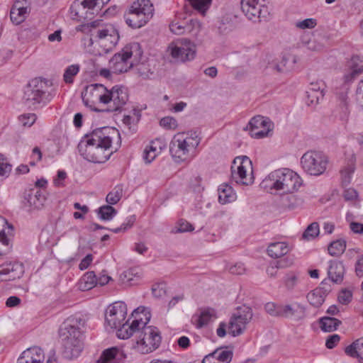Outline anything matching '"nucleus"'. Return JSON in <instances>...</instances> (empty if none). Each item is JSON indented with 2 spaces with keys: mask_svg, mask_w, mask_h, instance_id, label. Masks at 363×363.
I'll return each instance as SVG.
<instances>
[{
  "mask_svg": "<svg viewBox=\"0 0 363 363\" xmlns=\"http://www.w3.org/2000/svg\"><path fill=\"white\" fill-rule=\"evenodd\" d=\"M151 318L150 311L145 307H138L132 313V321L123 325L117 331L120 339H128L134 336L131 349L136 352L147 354L155 351L160 345L162 337L159 329L147 325Z\"/></svg>",
  "mask_w": 363,
  "mask_h": 363,
  "instance_id": "f257e3e1",
  "label": "nucleus"
},
{
  "mask_svg": "<svg viewBox=\"0 0 363 363\" xmlns=\"http://www.w3.org/2000/svg\"><path fill=\"white\" fill-rule=\"evenodd\" d=\"M116 135V130L107 126L94 130L78 144L80 155L89 162H105L113 152L111 143Z\"/></svg>",
  "mask_w": 363,
  "mask_h": 363,
  "instance_id": "f03ea898",
  "label": "nucleus"
},
{
  "mask_svg": "<svg viewBox=\"0 0 363 363\" xmlns=\"http://www.w3.org/2000/svg\"><path fill=\"white\" fill-rule=\"evenodd\" d=\"M262 186L281 194H292L302 185V179L295 172L287 168L272 172L262 182Z\"/></svg>",
  "mask_w": 363,
  "mask_h": 363,
  "instance_id": "7ed1b4c3",
  "label": "nucleus"
},
{
  "mask_svg": "<svg viewBox=\"0 0 363 363\" xmlns=\"http://www.w3.org/2000/svg\"><path fill=\"white\" fill-rule=\"evenodd\" d=\"M200 139L196 135L178 133L171 142L169 152L175 162L190 160L195 155Z\"/></svg>",
  "mask_w": 363,
  "mask_h": 363,
  "instance_id": "20e7f679",
  "label": "nucleus"
},
{
  "mask_svg": "<svg viewBox=\"0 0 363 363\" xmlns=\"http://www.w3.org/2000/svg\"><path fill=\"white\" fill-rule=\"evenodd\" d=\"M142 53L139 43L130 44L112 57L109 66L115 73L125 72L140 60Z\"/></svg>",
  "mask_w": 363,
  "mask_h": 363,
  "instance_id": "39448f33",
  "label": "nucleus"
},
{
  "mask_svg": "<svg viewBox=\"0 0 363 363\" xmlns=\"http://www.w3.org/2000/svg\"><path fill=\"white\" fill-rule=\"evenodd\" d=\"M154 7L150 0H138L133 3L124 16L126 23L133 28L145 26L153 16Z\"/></svg>",
  "mask_w": 363,
  "mask_h": 363,
  "instance_id": "423d86ee",
  "label": "nucleus"
},
{
  "mask_svg": "<svg viewBox=\"0 0 363 363\" xmlns=\"http://www.w3.org/2000/svg\"><path fill=\"white\" fill-rule=\"evenodd\" d=\"M93 28L92 37L104 45L106 52L112 50L119 40V33L114 25L106 23L102 20H96L89 23Z\"/></svg>",
  "mask_w": 363,
  "mask_h": 363,
  "instance_id": "0eeeda50",
  "label": "nucleus"
},
{
  "mask_svg": "<svg viewBox=\"0 0 363 363\" xmlns=\"http://www.w3.org/2000/svg\"><path fill=\"white\" fill-rule=\"evenodd\" d=\"M328 163V157L322 152L309 150L301 158L303 169L308 174L319 176L325 172Z\"/></svg>",
  "mask_w": 363,
  "mask_h": 363,
  "instance_id": "6e6552de",
  "label": "nucleus"
},
{
  "mask_svg": "<svg viewBox=\"0 0 363 363\" xmlns=\"http://www.w3.org/2000/svg\"><path fill=\"white\" fill-rule=\"evenodd\" d=\"M252 164L247 156L237 157L231 166V179L237 184L250 185L254 182Z\"/></svg>",
  "mask_w": 363,
  "mask_h": 363,
  "instance_id": "1a4fd4ad",
  "label": "nucleus"
},
{
  "mask_svg": "<svg viewBox=\"0 0 363 363\" xmlns=\"http://www.w3.org/2000/svg\"><path fill=\"white\" fill-rule=\"evenodd\" d=\"M48 84L41 78L32 79L24 91L23 99L33 105L36 104H46L52 96L48 92Z\"/></svg>",
  "mask_w": 363,
  "mask_h": 363,
  "instance_id": "9d476101",
  "label": "nucleus"
},
{
  "mask_svg": "<svg viewBox=\"0 0 363 363\" xmlns=\"http://www.w3.org/2000/svg\"><path fill=\"white\" fill-rule=\"evenodd\" d=\"M167 52L177 62H186L194 59L196 46L186 39L172 42L167 47Z\"/></svg>",
  "mask_w": 363,
  "mask_h": 363,
  "instance_id": "9b49d317",
  "label": "nucleus"
},
{
  "mask_svg": "<svg viewBox=\"0 0 363 363\" xmlns=\"http://www.w3.org/2000/svg\"><path fill=\"white\" fill-rule=\"evenodd\" d=\"M252 316L250 307L245 305L238 307L230 318L228 328L229 334L233 337L242 334Z\"/></svg>",
  "mask_w": 363,
  "mask_h": 363,
  "instance_id": "f8f14e48",
  "label": "nucleus"
},
{
  "mask_svg": "<svg viewBox=\"0 0 363 363\" xmlns=\"http://www.w3.org/2000/svg\"><path fill=\"white\" fill-rule=\"evenodd\" d=\"M127 316V306L123 301H116L110 305L106 311V322L111 328H118V330L132 321V316L124 322Z\"/></svg>",
  "mask_w": 363,
  "mask_h": 363,
  "instance_id": "ddd939ff",
  "label": "nucleus"
},
{
  "mask_svg": "<svg viewBox=\"0 0 363 363\" xmlns=\"http://www.w3.org/2000/svg\"><path fill=\"white\" fill-rule=\"evenodd\" d=\"M101 7L97 0H77L71 6V15L73 19L78 21L91 18L94 11Z\"/></svg>",
  "mask_w": 363,
  "mask_h": 363,
  "instance_id": "4468645a",
  "label": "nucleus"
},
{
  "mask_svg": "<svg viewBox=\"0 0 363 363\" xmlns=\"http://www.w3.org/2000/svg\"><path fill=\"white\" fill-rule=\"evenodd\" d=\"M241 9L245 16L254 22L265 20L269 14L267 6L259 0H242Z\"/></svg>",
  "mask_w": 363,
  "mask_h": 363,
  "instance_id": "2eb2a0df",
  "label": "nucleus"
},
{
  "mask_svg": "<svg viewBox=\"0 0 363 363\" xmlns=\"http://www.w3.org/2000/svg\"><path fill=\"white\" fill-rule=\"evenodd\" d=\"M106 94L108 89L101 84H91L87 85L82 92V98L86 106H90L96 102L107 104Z\"/></svg>",
  "mask_w": 363,
  "mask_h": 363,
  "instance_id": "dca6fc26",
  "label": "nucleus"
},
{
  "mask_svg": "<svg viewBox=\"0 0 363 363\" xmlns=\"http://www.w3.org/2000/svg\"><path fill=\"white\" fill-rule=\"evenodd\" d=\"M83 324L80 318L70 317L67 318L60 329L62 341L83 340L81 332V326Z\"/></svg>",
  "mask_w": 363,
  "mask_h": 363,
  "instance_id": "f3484780",
  "label": "nucleus"
},
{
  "mask_svg": "<svg viewBox=\"0 0 363 363\" xmlns=\"http://www.w3.org/2000/svg\"><path fill=\"white\" fill-rule=\"evenodd\" d=\"M272 129V123L268 118L261 116L253 117L246 127L253 138H261L268 135Z\"/></svg>",
  "mask_w": 363,
  "mask_h": 363,
  "instance_id": "a211bd4d",
  "label": "nucleus"
},
{
  "mask_svg": "<svg viewBox=\"0 0 363 363\" xmlns=\"http://www.w3.org/2000/svg\"><path fill=\"white\" fill-rule=\"evenodd\" d=\"M106 98V104L109 105V110L117 111L125 104L128 97L125 89L115 86L111 90L108 89Z\"/></svg>",
  "mask_w": 363,
  "mask_h": 363,
  "instance_id": "6ab92c4d",
  "label": "nucleus"
},
{
  "mask_svg": "<svg viewBox=\"0 0 363 363\" xmlns=\"http://www.w3.org/2000/svg\"><path fill=\"white\" fill-rule=\"evenodd\" d=\"M30 11V3L28 0H16L10 11L11 21L19 25L25 21Z\"/></svg>",
  "mask_w": 363,
  "mask_h": 363,
  "instance_id": "aec40b11",
  "label": "nucleus"
},
{
  "mask_svg": "<svg viewBox=\"0 0 363 363\" xmlns=\"http://www.w3.org/2000/svg\"><path fill=\"white\" fill-rule=\"evenodd\" d=\"M294 317L296 320H301L306 317L305 306L294 303L293 304L281 305V316L284 318Z\"/></svg>",
  "mask_w": 363,
  "mask_h": 363,
  "instance_id": "412c9836",
  "label": "nucleus"
},
{
  "mask_svg": "<svg viewBox=\"0 0 363 363\" xmlns=\"http://www.w3.org/2000/svg\"><path fill=\"white\" fill-rule=\"evenodd\" d=\"M126 358V354L117 347H112L104 350L96 363L121 362Z\"/></svg>",
  "mask_w": 363,
  "mask_h": 363,
  "instance_id": "4be33fe9",
  "label": "nucleus"
},
{
  "mask_svg": "<svg viewBox=\"0 0 363 363\" xmlns=\"http://www.w3.org/2000/svg\"><path fill=\"white\" fill-rule=\"evenodd\" d=\"M63 344V356L67 359L77 358L82 353L84 344L83 340L65 341Z\"/></svg>",
  "mask_w": 363,
  "mask_h": 363,
  "instance_id": "5701e85b",
  "label": "nucleus"
},
{
  "mask_svg": "<svg viewBox=\"0 0 363 363\" xmlns=\"http://www.w3.org/2000/svg\"><path fill=\"white\" fill-rule=\"evenodd\" d=\"M43 359V350L38 347H33L23 352L18 363H42Z\"/></svg>",
  "mask_w": 363,
  "mask_h": 363,
  "instance_id": "b1692460",
  "label": "nucleus"
},
{
  "mask_svg": "<svg viewBox=\"0 0 363 363\" xmlns=\"http://www.w3.org/2000/svg\"><path fill=\"white\" fill-rule=\"evenodd\" d=\"M345 272V266L341 261L331 260L329 262L328 274L329 279L334 283L340 284L342 281Z\"/></svg>",
  "mask_w": 363,
  "mask_h": 363,
  "instance_id": "393cba45",
  "label": "nucleus"
},
{
  "mask_svg": "<svg viewBox=\"0 0 363 363\" xmlns=\"http://www.w3.org/2000/svg\"><path fill=\"white\" fill-rule=\"evenodd\" d=\"M23 272V265L19 262H9L0 266V277L8 275L9 279H16L20 278Z\"/></svg>",
  "mask_w": 363,
  "mask_h": 363,
  "instance_id": "a878e982",
  "label": "nucleus"
},
{
  "mask_svg": "<svg viewBox=\"0 0 363 363\" xmlns=\"http://www.w3.org/2000/svg\"><path fill=\"white\" fill-rule=\"evenodd\" d=\"M349 72L344 77L346 82H351L363 73V60L359 56H353L349 62Z\"/></svg>",
  "mask_w": 363,
  "mask_h": 363,
  "instance_id": "bb28decb",
  "label": "nucleus"
},
{
  "mask_svg": "<svg viewBox=\"0 0 363 363\" xmlns=\"http://www.w3.org/2000/svg\"><path fill=\"white\" fill-rule=\"evenodd\" d=\"M45 197L40 191H31L24 198V205L32 209H39L43 206Z\"/></svg>",
  "mask_w": 363,
  "mask_h": 363,
  "instance_id": "cd10ccee",
  "label": "nucleus"
},
{
  "mask_svg": "<svg viewBox=\"0 0 363 363\" xmlns=\"http://www.w3.org/2000/svg\"><path fill=\"white\" fill-rule=\"evenodd\" d=\"M142 274L140 269L138 267L130 268L121 274L120 280L123 284L128 286L135 285L141 279Z\"/></svg>",
  "mask_w": 363,
  "mask_h": 363,
  "instance_id": "c85d7f7f",
  "label": "nucleus"
},
{
  "mask_svg": "<svg viewBox=\"0 0 363 363\" xmlns=\"http://www.w3.org/2000/svg\"><path fill=\"white\" fill-rule=\"evenodd\" d=\"M161 142L159 140L152 141L143 151V160L145 163H151L162 151Z\"/></svg>",
  "mask_w": 363,
  "mask_h": 363,
  "instance_id": "c756f323",
  "label": "nucleus"
},
{
  "mask_svg": "<svg viewBox=\"0 0 363 363\" xmlns=\"http://www.w3.org/2000/svg\"><path fill=\"white\" fill-rule=\"evenodd\" d=\"M218 191V201L221 204H226L236 199V194L233 188L227 184L220 185Z\"/></svg>",
  "mask_w": 363,
  "mask_h": 363,
  "instance_id": "7c9ffc66",
  "label": "nucleus"
},
{
  "mask_svg": "<svg viewBox=\"0 0 363 363\" xmlns=\"http://www.w3.org/2000/svg\"><path fill=\"white\" fill-rule=\"evenodd\" d=\"M289 251V246L286 242H277L271 243L267 248L269 256L273 258H279L286 255Z\"/></svg>",
  "mask_w": 363,
  "mask_h": 363,
  "instance_id": "2f4dec72",
  "label": "nucleus"
},
{
  "mask_svg": "<svg viewBox=\"0 0 363 363\" xmlns=\"http://www.w3.org/2000/svg\"><path fill=\"white\" fill-rule=\"evenodd\" d=\"M0 225L3 229L0 230V241L4 245H9L11 238L13 236V227L9 223L4 217H0Z\"/></svg>",
  "mask_w": 363,
  "mask_h": 363,
  "instance_id": "473e14b6",
  "label": "nucleus"
},
{
  "mask_svg": "<svg viewBox=\"0 0 363 363\" xmlns=\"http://www.w3.org/2000/svg\"><path fill=\"white\" fill-rule=\"evenodd\" d=\"M356 161L355 155L352 153L349 160V164L345 167L340 172L342 182L344 185H348L352 179V175L354 172V164Z\"/></svg>",
  "mask_w": 363,
  "mask_h": 363,
  "instance_id": "72a5a7b5",
  "label": "nucleus"
},
{
  "mask_svg": "<svg viewBox=\"0 0 363 363\" xmlns=\"http://www.w3.org/2000/svg\"><path fill=\"white\" fill-rule=\"evenodd\" d=\"M325 297V292L320 288L315 289L307 295L308 301L315 308L320 307L324 303Z\"/></svg>",
  "mask_w": 363,
  "mask_h": 363,
  "instance_id": "f704fd0d",
  "label": "nucleus"
},
{
  "mask_svg": "<svg viewBox=\"0 0 363 363\" xmlns=\"http://www.w3.org/2000/svg\"><path fill=\"white\" fill-rule=\"evenodd\" d=\"M97 284V278L93 271L85 273L80 279L79 289L82 291H88L93 289Z\"/></svg>",
  "mask_w": 363,
  "mask_h": 363,
  "instance_id": "c9c22d12",
  "label": "nucleus"
},
{
  "mask_svg": "<svg viewBox=\"0 0 363 363\" xmlns=\"http://www.w3.org/2000/svg\"><path fill=\"white\" fill-rule=\"evenodd\" d=\"M341 323L340 320L335 318L323 317L320 319V328L326 333L336 330Z\"/></svg>",
  "mask_w": 363,
  "mask_h": 363,
  "instance_id": "e433bc0d",
  "label": "nucleus"
},
{
  "mask_svg": "<svg viewBox=\"0 0 363 363\" xmlns=\"http://www.w3.org/2000/svg\"><path fill=\"white\" fill-rule=\"evenodd\" d=\"M213 356L218 363H230L233 358V351L228 347L218 348L213 352L210 353Z\"/></svg>",
  "mask_w": 363,
  "mask_h": 363,
  "instance_id": "4c0bfd02",
  "label": "nucleus"
},
{
  "mask_svg": "<svg viewBox=\"0 0 363 363\" xmlns=\"http://www.w3.org/2000/svg\"><path fill=\"white\" fill-rule=\"evenodd\" d=\"M346 249V241L344 239L336 240L328 245V253L333 257L340 256Z\"/></svg>",
  "mask_w": 363,
  "mask_h": 363,
  "instance_id": "58836bf2",
  "label": "nucleus"
},
{
  "mask_svg": "<svg viewBox=\"0 0 363 363\" xmlns=\"http://www.w3.org/2000/svg\"><path fill=\"white\" fill-rule=\"evenodd\" d=\"M141 117L140 111L134 109L131 114L125 115L122 120L123 124L128 128V130H133Z\"/></svg>",
  "mask_w": 363,
  "mask_h": 363,
  "instance_id": "ea45409f",
  "label": "nucleus"
},
{
  "mask_svg": "<svg viewBox=\"0 0 363 363\" xmlns=\"http://www.w3.org/2000/svg\"><path fill=\"white\" fill-rule=\"evenodd\" d=\"M98 216L104 220H110L116 214V209L110 205L101 206L97 211Z\"/></svg>",
  "mask_w": 363,
  "mask_h": 363,
  "instance_id": "a19ab883",
  "label": "nucleus"
},
{
  "mask_svg": "<svg viewBox=\"0 0 363 363\" xmlns=\"http://www.w3.org/2000/svg\"><path fill=\"white\" fill-rule=\"evenodd\" d=\"M216 313L213 310L208 309L202 311L196 319V327L201 328L206 325L212 318L215 316Z\"/></svg>",
  "mask_w": 363,
  "mask_h": 363,
  "instance_id": "79ce46f5",
  "label": "nucleus"
},
{
  "mask_svg": "<svg viewBox=\"0 0 363 363\" xmlns=\"http://www.w3.org/2000/svg\"><path fill=\"white\" fill-rule=\"evenodd\" d=\"M340 108L342 109L340 113V118L341 121L344 122H347L348 121L350 116V109L347 103V93L341 94L340 96Z\"/></svg>",
  "mask_w": 363,
  "mask_h": 363,
  "instance_id": "37998d69",
  "label": "nucleus"
},
{
  "mask_svg": "<svg viewBox=\"0 0 363 363\" xmlns=\"http://www.w3.org/2000/svg\"><path fill=\"white\" fill-rule=\"evenodd\" d=\"M189 1L195 10L204 16L210 8L212 0H189Z\"/></svg>",
  "mask_w": 363,
  "mask_h": 363,
  "instance_id": "c03bdc74",
  "label": "nucleus"
},
{
  "mask_svg": "<svg viewBox=\"0 0 363 363\" xmlns=\"http://www.w3.org/2000/svg\"><path fill=\"white\" fill-rule=\"evenodd\" d=\"M319 235V225L318 223H311L305 230L302 235L303 239L311 240L315 238Z\"/></svg>",
  "mask_w": 363,
  "mask_h": 363,
  "instance_id": "a18cd8bd",
  "label": "nucleus"
},
{
  "mask_svg": "<svg viewBox=\"0 0 363 363\" xmlns=\"http://www.w3.org/2000/svg\"><path fill=\"white\" fill-rule=\"evenodd\" d=\"M79 71L78 65H72L69 66L65 71L63 74L64 81L67 84H72L74 81V77L76 76Z\"/></svg>",
  "mask_w": 363,
  "mask_h": 363,
  "instance_id": "49530a36",
  "label": "nucleus"
},
{
  "mask_svg": "<svg viewBox=\"0 0 363 363\" xmlns=\"http://www.w3.org/2000/svg\"><path fill=\"white\" fill-rule=\"evenodd\" d=\"M306 48L312 51H320L323 49L324 44L321 38H312L308 41H303Z\"/></svg>",
  "mask_w": 363,
  "mask_h": 363,
  "instance_id": "de8ad7c7",
  "label": "nucleus"
},
{
  "mask_svg": "<svg viewBox=\"0 0 363 363\" xmlns=\"http://www.w3.org/2000/svg\"><path fill=\"white\" fill-rule=\"evenodd\" d=\"M11 171V165L9 163L6 158L0 154V181L9 177Z\"/></svg>",
  "mask_w": 363,
  "mask_h": 363,
  "instance_id": "09e8293b",
  "label": "nucleus"
},
{
  "mask_svg": "<svg viewBox=\"0 0 363 363\" xmlns=\"http://www.w3.org/2000/svg\"><path fill=\"white\" fill-rule=\"evenodd\" d=\"M123 190L120 186L114 188L111 192L106 196V201L110 205H114L117 203L121 198L122 197Z\"/></svg>",
  "mask_w": 363,
  "mask_h": 363,
  "instance_id": "8fccbe9b",
  "label": "nucleus"
},
{
  "mask_svg": "<svg viewBox=\"0 0 363 363\" xmlns=\"http://www.w3.org/2000/svg\"><path fill=\"white\" fill-rule=\"evenodd\" d=\"M201 23L196 19H191L189 23L186 22V33L196 35L201 30Z\"/></svg>",
  "mask_w": 363,
  "mask_h": 363,
  "instance_id": "3c124183",
  "label": "nucleus"
},
{
  "mask_svg": "<svg viewBox=\"0 0 363 363\" xmlns=\"http://www.w3.org/2000/svg\"><path fill=\"white\" fill-rule=\"evenodd\" d=\"M185 24L186 22L184 21H173L169 24V29L176 35H182L186 33Z\"/></svg>",
  "mask_w": 363,
  "mask_h": 363,
  "instance_id": "603ef678",
  "label": "nucleus"
},
{
  "mask_svg": "<svg viewBox=\"0 0 363 363\" xmlns=\"http://www.w3.org/2000/svg\"><path fill=\"white\" fill-rule=\"evenodd\" d=\"M194 230V228L190 223L187 222L186 220H181L178 222L176 228L172 230V233H186L193 231Z\"/></svg>",
  "mask_w": 363,
  "mask_h": 363,
  "instance_id": "864d4df0",
  "label": "nucleus"
},
{
  "mask_svg": "<svg viewBox=\"0 0 363 363\" xmlns=\"http://www.w3.org/2000/svg\"><path fill=\"white\" fill-rule=\"evenodd\" d=\"M316 25L317 21L313 18H306L303 21H298L295 23L296 28L302 30L313 28Z\"/></svg>",
  "mask_w": 363,
  "mask_h": 363,
  "instance_id": "5fc2aeb1",
  "label": "nucleus"
},
{
  "mask_svg": "<svg viewBox=\"0 0 363 363\" xmlns=\"http://www.w3.org/2000/svg\"><path fill=\"white\" fill-rule=\"evenodd\" d=\"M264 309L272 316H281V305H276L274 303L269 302L265 304Z\"/></svg>",
  "mask_w": 363,
  "mask_h": 363,
  "instance_id": "6e6d98bb",
  "label": "nucleus"
},
{
  "mask_svg": "<svg viewBox=\"0 0 363 363\" xmlns=\"http://www.w3.org/2000/svg\"><path fill=\"white\" fill-rule=\"evenodd\" d=\"M326 85L323 80H317L310 84L309 91L308 92H322L325 94Z\"/></svg>",
  "mask_w": 363,
  "mask_h": 363,
  "instance_id": "4d7b16f0",
  "label": "nucleus"
},
{
  "mask_svg": "<svg viewBox=\"0 0 363 363\" xmlns=\"http://www.w3.org/2000/svg\"><path fill=\"white\" fill-rule=\"evenodd\" d=\"M19 121L23 126H31L36 120V116L34 113L23 114L18 118Z\"/></svg>",
  "mask_w": 363,
  "mask_h": 363,
  "instance_id": "13d9d810",
  "label": "nucleus"
},
{
  "mask_svg": "<svg viewBox=\"0 0 363 363\" xmlns=\"http://www.w3.org/2000/svg\"><path fill=\"white\" fill-rule=\"evenodd\" d=\"M308 103L311 105H316L323 99L324 94L322 92H307Z\"/></svg>",
  "mask_w": 363,
  "mask_h": 363,
  "instance_id": "bf43d9fd",
  "label": "nucleus"
},
{
  "mask_svg": "<svg viewBox=\"0 0 363 363\" xmlns=\"http://www.w3.org/2000/svg\"><path fill=\"white\" fill-rule=\"evenodd\" d=\"M160 124L166 128L174 129L177 127V121L172 117H164L160 120Z\"/></svg>",
  "mask_w": 363,
  "mask_h": 363,
  "instance_id": "052dcab7",
  "label": "nucleus"
},
{
  "mask_svg": "<svg viewBox=\"0 0 363 363\" xmlns=\"http://www.w3.org/2000/svg\"><path fill=\"white\" fill-rule=\"evenodd\" d=\"M135 218L134 216H130L128 218L127 222L123 223L121 227L116 228L114 229H111V230L114 232L115 233H118L121 231H125L128 228H130L133 225Z\"/></svg>",
  "mask_w": 363,
  "mask_h": 363,
  "instance_id": "680f3d73",
  "label": "nucleus"
},
{
  "mask_svg": "<svg viewBox=\"0 0 363 363\" xmlns=\"http://www.w3.org/2000/svg\"><path fill=\"white\" fill-rule=\"evenodd\" d=\"M340 340V337L337 334H333L328 336L325 342V346L328 349L334 348Z\"/></svg>",
  "mask_w": 363,
  "mask_h": 363,
  "instance_id": "e2e57ef3",
  "label": "nucleus"
},
{
  "mask_svg": "<svg viewBox=\"0 0 363 363\" xmlns=\"http://www.w3.org/2000/svg\"><path fill=\"white\" fill-rule=\"evenodd\" d=\"M352 296V294L350 291L342 290L338 296V300L342 304H347L351 301Z\"/></svg>",
  "mask_w": 363,
  "mask_h": 363,
  "instance_id": "0e129e2a",
  "label": "nucleus"
},
{
  "mask_svg": "<svg viewBox=\"0 0 363 363\" xmlns=\"http://www.w3.org/2000/svg\"><path fill=\"white\" fill-rule=\"evenodd\" d=\"M349 226L353 233L363 235V223L357 221H350Z\"/></svg>",
  "mask_w": 363,
  "mask_h": 363,
  "instance_id": "69168bd1",
  "label": "nucleus"
},
{
  "mask_svg": "<svg viewBox=\"0 0 363 363\" xmlns=\"http://www.w3.org/2000/svg\"><path fill=\"white\" fill-rule=\"evenodd\" d=\"M343 196L347 201H354L358 197L357 191L353 188H349L345 190Z\"/></svg>",
  "mask_w": 363,
  "mask_h": 363,
  "instance_id": "338daca9",
  "label": "nucleus"
},
{
  "mask_svg": "<svg viewBox=\"0 0 363 363\" xmlns=\"http://www.w3.org/2000/svg\"><path fill=\"white\" fill-rule=\"evenodd\" d=\"M229 272L233 274L240 275L245 273V268L242 263H236L229 267Z\"/></svg>",
  "mask_w": 363,
  "mask_h": 363,
  "instance_id": "774afa93",
  "label": "nucleus"
}]
</instances>
